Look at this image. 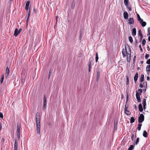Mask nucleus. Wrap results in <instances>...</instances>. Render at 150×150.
<instances>
[{
  "mask_svg": "<svg viewBox=\"0 0 150 150\" xmlns=\"http://www.w3.org/2000/svg\"><path fill=\"white\" fill-rule=\"evenodd\" d=\"M144 120V116L143 114H140L138 117V122L139 123H141Z\"/></svg>",
  "mask_w": 150,
  "mask_h": 150,
  "instance_id": "1",
  "label": "nucleus"
},
{
  "mask_svg": "<svg viewBox=\"0 0 150 150\" xmlns=\"http://www.w3.org/2000/svg\"><path fill=\"white\" fill-rule=\"evenodd\" d=\"M129 53H127V61L128 62H129L131 59V51L130 48L129 47Z\"/></svg>",
  "mask_w": 150,
  "mask_h": 150,
  "instance_id": "2",
  "label": "nucleus"
},
{
  "mask_svg": "<svg viewBox=\"0 0 150 150\" xmlns=\"http://www.w3.org/2000/svg\"><path fill=\"white\" fill-rule=\"evenodd\" d=\"M47 98L46 96L44 95L43 97V108L44 109H45L46 108L47 105Z\"/></svg>",
  "mask_w": 150,
  "mask_h": 150,
  "instance_id": "3",
  "label": "nucleus"
},
{
  "mask_svg": "<svg viewBox=\"0 0 150 150\" xmlns=\"http://www.w3.org/2000/svg\"><path fill=\"white\" fill-rule=\"evenodd\" d=\"M139 21V23L141 25L144 27L146 25V23L143 21V19H138Z\"/></svg>",
  "mask_w": 150,
  "mask_h": 150,
  "instance_id": "4",
  "label": "nucleus"
},
{
  "mask_svg": "<svg viewBox=\"0 0 150 150\" xmlns=\"http://www.w3.org/2000/svg\"><path fill=\"white\" fill-rule=\"evenodd\" d=\"M36 126L37 133L38 134H40V124L38 125V124L36 125Z\"/></svg>",
  "mask_w": 150,
  "mask_h": 150,
  "instance_id": "5",
  "label": "nucleus"
},
{
  "mask_svg": "<svg viewBox=\"0 0 150 150\" xmlns=\"http://www.w3.org/2000/svg\"><path fill=\"white\" fill-rule=\"evenodd\" d=\"M136 98L139 102H141V98L139 93L136 91Z\"/></svg>",
  "mask_w": 150,
  "mask_h": 150,
  "instance_id": "6",
  "label": "nucleus"
},
{
  "mask_svg": "<svg viewBox=\"0 0 150 150\" xmlns=\"http://www.w3.org/2000/svg\"><path fill=\"white\" fill-rule=\"evenodd\" d=\"M21 128V123L20 122H18L17 125V132H20V129Z\"/></svg>",
  "mask_w": 150,
  "mask_h": 150,
  "instance_id": "7",
  "label": "nucleus"
},
{
  "mask_svg": "<svg viewBox=\"0 0 150 150\" xmlns=\"http://www.w3.org/2000/svg\"><path fill=\"white\" fill-rule=\"evenodd\" d=\"M40 117H35V120L36 121V125H37L38 124V125L40 124Z\"/></svg>",
  "mask_w": 150,
  "mask_h": 150,
  "instance_id": "8",
  "label": "nucleus"
},
{
  "mask_svg": "<svg viewBox=\"0 0 150 150\" xmlns=\"http://www.w3.org/2000/svg\"><path fill=\"white\" fill-rule=\"evenodd\" d=\"M10 72V70L8 67H7L6 69V77L7 78L8 77Z\"/></svg>",
  "mask_w": 150,
  "mask_h": 150,
  "instance_id": "9",
  "label": "nucleus"
},
{
  "mask_svg": "<svg viewBox=\"0 0 150 150\" xmlns=\"http://www.w3.org/2000/svg\"><path fill=\"white\" fill-rule=\"evenodd\" d=\"M20 33V32L19 31L18 29L17 28H16L14 31V35L15 37H16Z\"/></svg>",
  "mask_w": 150,
  "mask_h": 150,
  "instance_id": "10",
  "label": "nucleus"
},
{
  "mask_svg": "<svg viewBox=\"0 0 150 150\" xmlns=\"http://www.w3.org/2000/svg\"><path fill=\"white\" fill-rule=\"evenodd\" d=\"M122 53L124 57H125L126 56V53L127 54V53H127V52L126 49V50L123 49L122 51Z\"/></svg>",
  "mask_w": 150,
  "mask_h": 150,
  "instance_id": "11",
  "label": "nucleus"
},
{
  "mask_svg": "<svg viewBox=\"0 0 150 150\" xmlns=\"http://www.w3.org/2000/svg\"><path fill=\"white\" fill-rule=\"evenodd\" d=\"M14 149H17L18 143L17 142V140L16 139L14 140Z\"/></svg>",
  "mask_w": 150,
  "mask_h": 150,
  "instance_id": "12",
  "label": "nucleus"
},
{
  "mask_svg": "<svg viewBox=\"0 0 150 150\" xmlns=\"http://www.w3.org/2000/svg\"><path fill=\"white\" fill-rule=\"evenodd\" d=\"M30 3V1H28L26 3L25 9L27 11L28 9Z\"/></svg>",
  "mask_w": 150,
  "mask_h": 150,
  "instance_id": "13",
  "label": "nucleus"
},
{
  "mask_svg": "<svg viewBox=\"0 0 150 150\" xmlns=\"http://www.w3.org/2000/svg\"><path fill=\"white\" fill-rule=\"evenodd\" d=\"M138 77V74L137 72L135 74V76L134 77V80L135 83H136V81L137 80Z\"/></svg>",
  "mask_w": 150,
  "mask_h": 150,
  "instance_id": "14",
  "label": "nucleus"
},
{
  "mask_svg": "<svg viewBox=\"0 0 150 150\" xmlns=\"http://www.w3.org/2000/svg\"><path fill=\"white\" fill-rule=\"evenodd\" d=\"M117 121L115 120L114 122V130H116L117 129Z\"/></svg>",
  "mask_w": 150,
  "mask_h": 150,
  "instance_id": "15",
  "label": "nucleus"
},
{
  "mask_svg": "<svg viewBox=\"0 0 150 150\" xmlns=\"http://www.w3.org/2000/svg\"><path fill=\"white\" fill-rule=\"evenodd\" d=\"M123 16L125 19H128V15L127 12H124L123 13Z\"/></svg>",
  "mask_w": 150,
  "mask_h": 150,
  "instance_id": "16",
  "label": "nucleus"
},
{
  "mask_svg": "<svg viewBox=\"0 0 150 150\" xmlns=\"http://www.w3.org/2000/svg\"><path fill=\"white\" fill-rule=\"evenodd\" d=\"M136 30L135 28L133 29L132 32V35L133 36H134L136 35Z\"/></svg>",
  "mask_w": 150,
  "mask_h": 150,
  "instance_id": "17",
  "label": "nucleus"
},
{
  "mask_svg": "<svg viewBox=\"0 0 150 150\" xmlns=\"http://www.w3.org/2000/svg\"><path fill=\"white\" fill-rule=\"evenodd\" d=\"M134 22V19H128V23L129 24H133Z\"/></svg>",
  "mask_w": 150,
  "mask_h": 150,
  "instance_id": "18",
  "label": "nucleus"
},
{
  "mask_svg": "<svg viewBox=\"0 0 150 150\" xmlns=\"http://www.w3.org/2000/svg\"><path fill=\"white\" fill-rule=\"evenodd\" d=\"M139 109L140 112H142L143 110V109L142 107V105L140 103L139 105Z\"/></svg>",
  "mask_w": 150,
  "mask_h": 150,
  "instance_id": "19",
  "label": "nucleus"
},
{
  "mask_svg": "<svg viewBox=\"0 0 150 150\" xmlns=\"http://www.w3.org/2000/svg\"><path fill=\"white\" fill-rule=\"evenodd\" d=\"M143 135L144 137L145 138H146L147 137L148 134L146 131H143Z\"/></svg>",
  "mask_w": 150,
  "mask_h": 150,
  "instance_id": "20",
  "label": "nucleus"
},
{
  "mask_svg": "<svg viewBox=\"0 0 150 150\" xmlns=\"http://www.w3.org/2000/svg\"><path fill=\"white\" fill-rule=\"evenodd\" d=\"M100 74V71H98L97 74V76H96V81H98V79L99 78V76Z\"/></svg>",
  "mask_w": 150,
  "mask_h": 150,
  "instance_id": "21",
  "label": "nucleus"
},
{
  "mask_svg": "<svg viewBox=\"0 0 150 150\" xmlns=\"http://www.w3.org/2000/svg\"><path fill=\"white\" fill-rule=\"evenodd\" d=\"M127 8L128 9L129 11H131L132 10V6L131 5H129L128 4L126 6Z\"/></svg>",
  "mask_w": 150,
  "mask_h": 150,
  "instance_id": "22",
  "label": "nucleus"
},
{
  "mask_svg": "<svg viewBox=\"0 0 150 150\" xmlns=\"http://www.w3.org/2000/svg\"><path fill=\"white\" fill-rule=\"evenodd\" d=\"M75 4V1H73L71 4V8L72 9H74Z\"/></svg>",
  "mask_w": 150,
  "mask_h": 150,
  "instance_id": "23",
  "label": "nucleus"
},
{
  "mask_svg": "<svg viewBox=\"0 0 150 150\" xmlns=\"http://www.w3.org/2000/svg\"><path fill=\"white\" fill-rule=\"evenodd\" d=\"M146 71L150 72V65H147L146 67Z\"/></svg>",
  "mask_w": 150,
  "mask_h": 150,
  "instance_id": "24",
  "label": "nucleus"
},
{
  "mask_svg": "<svg viewBox=\"0 0 150 150\" xmlns=\"http://www.w3.org/2000/svg\"><path fill=\"white\" fill-rule=\"evenodd\" d=\"M125 113L127 115H130L131 112L129 110H125Z\"/></svg>",
  "mask_w": 150,
  "mask_h": 150,
  "instance_id": "25",
  "label": "nucleus"
},
{
  "mask_svg": "<svg viewBox=\"0 0 150 150\" xmlns=\"http://www.w3.org/2000/svg\"><path fill=\"white\" fill-rule=\"evenodd\" d=\"M142 126V124H139L138 125L137 129H138V131H139L140 130Z\"/></svg>",
  "mask_w": 150,
  "mask_h": 150,
  "instance_id": "26",
  "label": "nucleus"
},
{
  "mask_svg": "<svg viewBox=\"0 0 150 150\" xmlns=\"http://www.w3.org/2000/svg\"><path fill=\"white\" fill-rule=\"evenodd\" d=\"M144 78V76L143 74L141 75L140 79V81L141 82L143 81Z\"/></svg>",
  "mask_w": 150,
  "mask_h": 150,
  "instance_id": "27",
  "label": "nucleus"
},
{
  "mask_svg": "<svg viewBox=\"0 0 150 150\" xmlns=\"http://www.w3.org/2000/svg\"><path fill=\"white\" fill-rule=\"evenodd\" d=\"M143 86L144 85V87L145 88V91H146V90L147 88V85L146 82H145L143 83Z\"/></svg>",
  "mask_w": 150,
  "mask_h": 150,
  "instance_id": "28",
  "label": "nucleus"
},
{
  "mask_svg": "<svg viewBox=\"0 0 150 150\" xmlns=\"http://www.w3.org/2000/svg\"><path fill=\"white\" fill-rule=\"evenodd\" d=\"M134 145H132L130 146L129 147L128 149V150H132L134 149Z\"/></svg>",
  "mask_w": 150,
  "mask_h": 150,
  "instance_id": "29",
  "label": "nucleus"
},
{
  "mask_svg": "<svg viewBox=\"0 0 150 150\" xmlns=\"http://www.w3.org/2000/svg\"><path fill=\"white\" fill-rule=\"evenodd\" d=\"M135 119L133 117H131L130 119V123H132L134 122Z\"/></svg>",
  "mask_w": 150,
  "mask_h": 150,
  "instance_id": "30",
  "label": "nucleus"
},
{
  "mask_svg": "<svg viewBox=\"0 0 150 150\" xmlns=\"http://www.w3.org/2000/svg\"><path fill=\"white\" fill-rule=\"evenodd\" d=\"M96 62H97L98 61V53L97 52L96 53Z\"/></svg>",
  "mask_w": 150,
  "mask_h": 150,
  "instance_id": "31",
  "label": "nucleus"
},
{
  "mask_svg": "<svg viewBox=\"0 0 150 150\" xmlns=\"http://www.w3.org/2000/svg\"><path fill=\"white\" fill-rule=\"evenodd\" d=\"M142 103L143 105V106L144 105H146V99H144L142 100Z\"/></svg>",
  "mask_w": 150,
  "mask_h": 150,
  "instance_id": "32",
  "label": "nucleus"
},
{
  "mask_svg": "<svg viewBox=\"0 0 150 150\" xmlns=\"http://www.w3.org/2000/svg\"><path fill=\"white\" fill-rule=\"evenodd\" d=\"M139 138L138 137L137 138V140H136V142H135V144H135V145H137L138 143L139 142Z\"/></svg>",
  "mask_w": 150,
  "mask_h": 150,
  "instance_id": "33",
  "label": "nucleus"
},
{
  "mask_svg": "<svg viewBox=\"0 0 150 150\" xmlns=\"http://www.w3.org/2000/svg\"><path fill=\"white\" fill-rule=\"evenodd\" d=\"M129 42L131 43H132L133 42V39H132V37H131V36L129 37Z\"/></svg>",
  "mask_w": 150,
  "mask_h": 150,
  "instance_id": "34",
  "label": "nucleus"
},
{
  "mask_svg": "<svg viewBox=\"0 0 150 150\" xmlns=\"http://www.w3.org/2000/svg\"><path fill=\"white\" fill-rule=\"evenodd\" d=\"M126 80L127 81L126 82V84L127 85L129 83V79L128 76H126Z\"/></svg>",
  "mask_w": 150,
  "mask_h": 150,
  "instance_id": "35",
  "label": "nucleus"
},
{
  "mask_svg": "<svg viewBox=\"0 0 150 150\" xmlns=\"http://www.w3.org/2000/svg\"><path fill=\"white\" fill-rule=\"evenodd\" d=\"M138 35L139 36L142 35L141 30H138Z\"/></svg>",
  "mask_w": 150,
  "mask_h": 150,
  "instance_id": "36",
  "label": "nucleus"
},
{
  "mask_svg": "<svg viewBox=\"0 0 150 150\" xmlns=\"http://www.w3.org/2000/svg\"><path fill=\"white\" fill-rule=\"evenodd\" d=\"M36 117H40V113L39 112H37V113L36 114Z\"/></svg>",
  "mask_w": 150,
  "mask_h": 150,
  "instance_id": "37",
  "label": "nucleus"
},
{
  "mask_svg": "<svg viewBox=\"0 0 150 150\" xmlns=\"http://www.w3.org/2000/svg\"><path fill=\"white\" fill-rule=\"evenodd\" d=\"M4 79V75H2L1 78V79L0 81L1 83H2Z\"/></svg>",
  "mask_w": 150,
  "mask_h": 150,
  "instance_id": "38",
  "label": "nucleus"
},
{
  "mask_svg": "<svg viewBox=\"0 0 150 150\" xmlns=\"http://www.w3.org/2000/svg\"><path fill=\"white\" fill-rule=\"evenodd\" d=\"M17 135L18 139H19L20 137V132H17Z\"/></svg>",
  "mask_w": 150,
  "mask_h": 150,
  "instance_id": "39",
  "label": "nucleus"
},
{
  "mask_svg": "<svg viewBox=\"0 0 150 150\" xmlns=\"http://www.w3.org/2000/svg\"><path fill=\"white\" fill-rule=\"evenodd\" d=\"M146 41L145 39H143L142 41V45H144L146 44Z\"/></svg>",
  "mask_w": 150,
  "mask_h": 150,
  "instance_id": "40",
  "label": "nucleus"
},
{
  "mask_svg": "<svg viewBox=\"0 0 150 150\" xmlns=\"http://www.w3.org/2000/svg\"><path fill=\"white\" fill-rule=\"evenodd\" d=\"M124 3L125 6L128 4V0H124Z\"/></svg>",
  "mask_w": 150,
  "mask_h": 150,
  "instance_id": "41",
  "label": "nucleus"
},
{
  "mask_svg": "<svg viewBox=\"0 0 150 150\" xmlns=\"http://www.w3.org/2000/svg\"><path fill=\"white\" fill-rule=\"evenodd\" d=\"M51 74V69H50L49 70V74H48V79H49L50 78V77Z\"/></svg>",
  "mask_w": 150,
  "mask_h": 150,
  "instance_id": "42",
  "label": "nucleus"
},
{
  "mask_svg": "<svg viewBox=\"0 0 150 150\" xmlns=\"http://www.w3.org/2000/svg\"><path fill=\"white\" fill-rule=\"evenodd\" d=\"M88 66L89 68H91V61L90 60V59L89 60V63L88 64Z\"/></svg>",
  "mask_w": 150,
  "mask_h": 150,
  "instance_id": "43",
  "label": "nucleus"
},
{
  "mask_svg": "<svg viewBox=\"0 0 150 150\" xmlns=\"http://www.w3.org/2000/svg\"><path fill=\"white\" fill-rule=\"evenodd\" d=\"M148 34H147V35H150V27H149L148 28Z\"/></svg>",
  "mask_w": 150,
  "mask_h": 150,
  "instance_id": "44",
  "label": "nucleus"
},
{
  "mask_svg": "<svg viewBox=\"0 0 150 150\" xmlns=\"http://www.w3.org/2000/svg\"><path fill=\"white\" fill-rule=\"evenodd\" d=\"M25 79H24L22 78L21 80V83H22L23 84L25 83Z\"/></svg>",
  "mask_w": 150,
  "mask_h": 150,
  "instance_id": "45",
  "label": "nucleus"
},
{
  "mask_svg": "<svg viewBox=\"0 0 150 150\" xmlns=\"http://www.w3.org/2000/svg\"><path fill=\"white\" fill-rule=\"evenodd\" d=\"M138 91L139 92V95H141L142 93V89H138Z\"/></svg>",
  "mask_w": 150,
  "mask_h": 150,
  "instance_id": "46",
  "label": "nucleus"
},
{
  "mask_svg": "<svg viewBox=\"0 0 150 150\" xmlns=\"http://www.w3.org/2000/svg\"><path fill=\"white\" fill-rule=\"evenodd\" d=\"M149 54H146L145 56V58L146 59H147L149 57Z\"/></svg>",
  "mask_w": 150,
  "mask_h": 150,
  "instance_id": "47",
  "label": "nucleus"
},
{
  "mask_svg": "<svg viewBox=\"0 0 150 150\" xmlns=\"http://www.w3.org/2000/svg\"><path fill=\"white\" fill-rule=\"evenodd\" d=\"M146 63L148 64H150V59H149L146 61Z\"/></svg>",
  "mask_w": 150,
  "mask_h": 150,
  "instance_id": "48",
  "label": "nucleus"
},
{
  "mask_svg": "<svg viewBox=\"0 0 150 150\" xmlns=\"http://www.w3.org/2000/svg\"><path fill=\"white\" fill-rule=\"evenodd\" d=\"M0 117L2 118L3 117V114L2 113L0 112Z\"/></svg>",
  "mask_w": 150,
  "mask_h": 150,
  "instance_id": "49",
  "label": "nucleus"
},
{
  "mask_svg": "<svg viewBox=\"0 0 150 150\" xmlns=\"http://www.w3.org/2000/svg\"><path fill=\"white\" fill-rule=\"evenodd\" d=\"M30 9H29V12L28 13V18L27 19H28L29 18V16L30 15Z\"/></svg>",
  "mask_w": 150,
  "mask_h": 150,
  "instance_id": "50",
  "label": "nucleus"
},
{
  "mask_svg": "<svg viewBox=\"0 0 150 150\" xmlns=\"http://www.w3.org/2000/svg\"><path fill=\"white\" fill-rule=\"evenodd\" d=\"M128 109V106H127V105H125V110H127Z\"/></svg>",
  "mask_w": 150,
  "mask_h": 150,
  "instance_id": "51",
  "label": "nucleus"
},
{
  "mask_svg": "<svg viewBox=\"0 0 150 150\" xmlns=\"http://www.w3.org/2000/svg\"><path fill=\"white\" fill-rule=\"evenodd\" d=\"M137 17L138 18V19H141L140 18V16L138 14H137Z\"/></svg>",
  "mask_w": 150,
  "mask_h": 150,
  "instance_id": "52",
  "label": "nucleus"
},
{
  "mask_svg": "<svg viewBox=\"0 0 150 150\" xmlns=\"http://www.w3.org/2000/svg\"><path fill=\"white\" fill-rule=\"evenodd\" d=\"M136 56H135L133 58V63H134L135 61V59H136Z\"/></svg>",
  "mask_w": 150,
  "mask_h": 150,
  "instance_id": "53",
  "label": "nucleus"
},
{
  "mask_svg": "<svg viewBox=\"0 0 150 150\" xmlns=\"http://www.w3.org/2000/svg\"><path fill=\"white\" fill-rule=\"evenodd\" d=\"M139 48L140 49V51H142L143 50H142V48L141 47V45H139Z\"/></svg>",
  "mask_w": 150,
  "mask_h": 150,
  "instance_id": "54",
  "label": "nucleus"
},
{
  "mask_svg": "<svg viewBox=\"0 0 150 150\" xmlns=\"http://www.w3.org/2000/svg\"><path fill=\"white\" fill-rule=\"evenodd\" d=\"M36 11H37L35 9V8L33 9V12L34 13H35L36 12Z\"/></svg>",
  "mask_w": 150,
  "mask_h": 150,
  "instance_id": "55",
  "label": "nucleus"
},
{
  "mask_svg": "<svg viewBox=\"0 0 150 150\" xmlns=\"http://www.w3.org/2000/svg\"><path fill=\"white\" fill-rule=\"evenodd\" d=\"M134 137V134H132V135L131 137L132 140H133Z\"/></svg>",
  "mask_w": 150,
  "mask_h": 150,
  "instance_id": "56",
  "label": "nucleus"
},
{
  "mask_svg": "<svg viewBox=\"0 0 150 150\" xmlns=\"http://www.w3.org/2000/svg\"><path fill=\"white\" fill-rule=\"evenodd\" d=\"M139 37H140V41L142 40V38H143V36L142 35L141 36H139Z\"/></svg>",
  "mask_w": 150,
  "mask_h": 150,
  "instance_id": "57",
  "label": "nucleus"
},
{
  "mask_svg": "<svg viewBox=\"0 0 150 150\" xmlns=\"http://www.w3.org/2000/svg\"><path fill=\"white\" fill-rule=\"evenodd\" d=\"M140 86L141 87V88H142L144 86L141 83L140 84Z\"/></svg>",
  "mask_w": 150,
  "mask_h": 150,
  "instance_id": "58",
  "label": "nucleus"
},
{
  "mask_svg": "<svg viewBox=\"0 0 150 150\" xmlns=\"http://www.w3.org/2000/svg\"><path fill=\"white\" fill-rule=\"evenodd\" d=\"M2 128V124L0 122V131L1 130Z\"/></svg>",
  "mask_w": 150,
  "mask_h": 150,
  "instance_id": "59",
  "label": "nucleus"
},
{
  "mask_svg": "<svg viewBox=\"0 0 150 150\" xmlns=\"http://www.w3.org/2000/svg\"><path fill=\"white\" fill-rule=\"evenodd\" d=\"M1 142H5V139L4 138H3L2 139Z\"/></svg>",
  "mask_w": 150,
  "mask_h": 150,
  "instance_id": "60",
  "label": "nucleus"
},
{
  "mask_svg": "<svg viewBox=\"0 0 150 150\" xmlns=\"http://www.w3.org/2000/svg\"><path fill=\"white\" fill-rule=\"evenodd\" d=\"M134 108H135V109L136 110H137V106L135 104V105H134Z\"/></svg>",
  "mask_w": 150,
  "mask_h": 150,
  "instance_id": "61",
  "label": "nucleus"
},
{
  "mask_svg": "<svg viewBox=\"0 0 150 150\" xmlns=\"http://www.w3.org/2000/svg\"><path fill=\"white\" fill-rule=\"evenodd\" d=\"M29 20L30 19H27V25H28V22L29 21Z\"/></svg>",
  "mask_w": 150,
  "mask_h": 150,
  "instance_id": "62",
  "label": "nucleus"
},
{
  "mask_svg": "<svg viewBox=\"0 0 150 150\" xmlns=\"http://www.w3.org/2000/svg\"><path fill=\"white\" fill-rule=\"evenodd\" d=\"M80 38H81L82 37V36H81V32L80 33Z\"/></svg>",
  "mask_w": 150,
  "mask_h": 150,
  "instance_id": "63",
  "label": "nucleus"
},
{
  "mask_svg": "<svg viewBox=\"0 0 150 150\" xmlns=\"http://www.w3.org/2000/svg\"><path fill=\"white\" fill-rule=\"evenodd\" d=\"M22 30V29L21 28L19 29V30H18L19 31L20 33L21 32V31Z\"/></svg>",
  "mask_w": 150,
  "mask_h": 150,
  "instance_id": "64",
  "label": "nucleus"
}]
</instances>
